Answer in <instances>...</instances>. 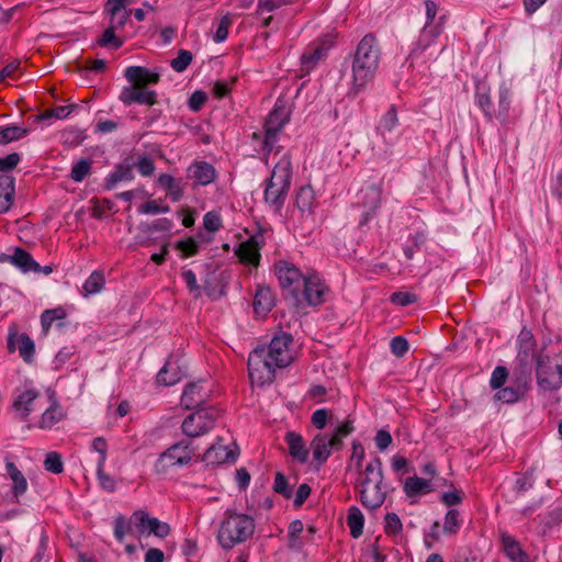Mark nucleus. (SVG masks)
Returning <instances> with one entry per match:
<instances>
[{"label":"nucleus","mask_w":562,"mask_h":562,"mask_svg":"<svg viewBox=\"0 0 562 562\" xmlns=\"http://www.w3.org/2000/svg\"><path fill=\"white\" fill-rule=\"evenodd\" d=\"M65 417L66 413L54 398L50 406L43 413L38 427L42 429H50Z\"/></svg>","instance_id":"c756f323"},{"label":"nucleus","mask_w":562,"mask_h":562,"mask_svg":"<svg viewBox=\"0 0 562 562\" xmlns=\"http://www.w3.org/2000/svg\"><path fill=\"white\" fill-rule=\"evenodd\" d=\"M522 394H524V392L520 386L510 385V386L501 389L495 394V397L503 403L510 404V403L517 402L522 396Z\"/></svg>","instance_id":"49530a36"},{"label":"nucleus","mask_w":562,"mask_h":562,"mask_svg":"<svg viewBox=\"0 0 562 562\" xmlns=\"http://www.w3.org/2000/svg\"><path fill=\"white\" fill-rule=\"evenodd\" d=\"M132 520L140 533L147 531L148 535H155L158 538H166L170 533V526L167 522L149 517L145 510L134 512Z\"/></svg>","instance_id":"4468645a"},{"label":"nucleus","mask_w":562,"mask_h":562,"mask_svg":"<svg viewBox=\"0 0 562 562\" xmlns=\"http://www.w3.org/2000/svg\"><path fill=\"white\" fill-rule=\"evenodd\" d=\"M27 133L29 130L21 126H0V144H8L13 140H19L26 136Z\"/></svg>","instance_id":"ea45409f"},{"label":"nucleus","mask_w":562,"mask_h":562,"mask_svg":"<svg viewBox=\"0 0 562 562\" xmlns=\"http://www.w3.org/2000/svg\"><path fill=\"white\" fill-rule=\"evenodd\" d=\"M284 440L289 448V454L300 463H305L308 459V449H306L303 437L295 431H288Z\"/></svg>","instance_id":"4be33fe9"},{"label":"nucleus","mask_w":562,"mask_h":562,"mask_svg":"<svg viewBox=\"0 0 562 562\" xmlns=\"http://www.w3.org/2000/svg\"><path fill=\"white\" fill-rule=\"evenodd\" d=\"M380 48L373 34L359 42L352 59V80L349 93L357 95L374 78L379 67Z\"/></svg>","instance_id":"f03ea898"},{"label":"nucleus","mask_w":562,"mask_h":562,"mask_svg":"<svg viewBox=\"0 0 562 562\" xmlns=\"http://www.w3.org/2000/svg\"><path fill=\"white\" fill-rule=\"evenodd\" d=\"M294 0H258L257 13L272 12L281 7L290 5Z\"/></svg>","instance_id":"13d9d810"},{"label":"nucleus","mask_w":562,"mask_h":562,"mask_svg":"<svg viewBox=\"0 0 562 562\" xmlns=\"http://www.w3.org/2000/svg\"><path fill=\"white\" fill-rule=\"evenodd\" d=\"M176 249L181 252L182 258H190L199 254L200 246L192 237L179 240L175 245Z\"/></svg>","instance_id":"de8ad7c7"},{"label":"nucleus","mask_w":562,"mask_h":562,"mask_svg":"<svg viewBox=\"0 0 562 562\" xmlns=\"http://www.w3.org/2000/svg\"><path fill=\"white\" fill-rule=\"evenodd\" d=\"M460 529L459 512L450 509L446 514L443 522V532L448 535H456Z\"/></svg>","instance_id":"5fc2aeb1"},{"label":"nucleus","mask_w":562,"mask_h":562,"mask_svg":"<svg viewBox=\"0 0 562 562\" xmlns=\"http://www.w3.org/2000/svg\"><path fill=\"white\" fill-rule=\"evenodd\" d=\"M254 312L257 315H267L274 306V296L269 288H259L254 297Z\"/></svg>","instance_id":"bb28decb"},{"label":"nucleus","mask_w":562,"mask_h":562,"mask_svg":"<svg viewBox=\"0 0 562 562\" xmlns=\"http://www.w3.org/2000/svg\"><path fill=\"white\" fill-rule=\"evenodd\" d=\"M294 359L293 337L282 331L276 335L267 347H257L249 355V378L258 385L270 384L274 381L276 370L289 367Z\"/></svg>","instance_id":"f257e3e1"},{"label":"nucleus","mask_w":562,"mask_h":562,"mask_svg":"<svg viewBox=\"0 0 562 562\" xmlns=\"http://www.w3.org/2000/svg\"><path fill=\"white\" fill-rule=\"evenodd\" d=\"M353 420L346 418L335 427L331 434L317 432L311 440L310 448L313 453L314 461L324 464L333 451H340L344 448V439L355 431Z\"/></svg>","instance_id":"39448f33"},{"label":"nucleus","mask_w":562,"mask_h":562,"mask_svg":"<svg viewBox=\"0 0 562 562\" xmlns=\"http://www.w3.org/2000/svg\"><path fill=\"white\" fill-rule=\"evenodd\" d=\"M274 274L284 296L290 297L297 295V289L306 276L294 263L286 260H279L274 263Z\"/></svg>","instance_id":"9b49d317"},{"label":"nucleus","mask_w":562,"mask_h":562,"mask_svg":"<svg viewBox=\"0 0 562 562\" xmlns=\"http://www.w3.org/2000/svg\"><path fill=\"white\" fill-rule=\"evenodd\" d=\"M38 396L40 393L37 391L26 390L15 397L12 407L15 412L21 414L23 419H25L33 411L32 404Z\"/></svg>","instance_id":"c85d7f7f"},{"label":"nucleus","mask_w":562,"mask_h":562,"mask_svg":"<svg viewBox=\"0 0 562 562\" xmlns=\"http://www.w3.org/2000/svg\"><path fill=\"white\" fill-rule=\"evenodd\" d=\"M235 255L243 265L257 268L261 258L260 247L257 239L255 237H250L240 243L235 249Z\"/></svg>","instance_id":"a211bd4d"},{"label":"nucleus","mask_w":562,"mask_h":562,"mask_svg":"<svg viewBox=\"0 0 562 562\" xmlns=\"http://www.w3.org/2000/svg\"><path fill=\"white\" fill-rule=\"evenodd\" d=\"M517 344L519 357L527 359L535 356L537 342L531 330L522 328L518 335Z\"/></svg>","instance_id":"7c9ffc66"},{"label":"nucleus","mask_w":562,"mask_h":562,"mask_svg":"<svg viewBox=\"0 0 562 562\" xmlns=\"http://www.w3.org/2000/svg\"><path fill=\"white\" fill-rule=\"evenodd\" d=\"M297 295H293L296 305L303 303L310 306H318L325 302V296L329 292V288L321 276L316 272L306 273L304 281L297 289Z\"/></svg>","instance_id":"1a4fd4ad"},{"label":"nucleus","mask_w":562,"mask_h":562,"mask_svg":"<svg viewBox=\"0 0 562 562\" xmlns=\"http://www.w3.org/2000/svg\"><path fill=\"white\" fill-rule=\"evenodd\" d=\"M20 160L21 156L18 153H12L0 158V172L13 170L19 165Z\"/></svg>","instance_id":"774afa93"},{"label":"nucleus","mask_w":562,"mask_h":562,"mask_svg":"<svg viewBox=\"0 0 562 562\" xmlns=\"http://www.w3.org/2000/svg\"><path fill=\"white\" fill-rule=\"evenodd\" d=\"M329 417L330 414L328 409L319 408L313 413L311 422L316 429L323 430L326 427Z\"/></svg>","instance_id":"69168bd1"},{"label":"nucleus","mask_w":562,"mask_h":562,"mask_svg":"<svg viewBox=\"0 0 562 562\" xmlns=\"http://www.w3.org/2000/svg\"><path fill=\"white\" fill-rule=\"evenodd\" d=\"M11 262L22 269L24 272L40 271L41 266L32 258V256L24 249L16 247L12 255Z\"/></svg>","instance_id":"473e14b6"},{"label":"nucleus","mask_w":562,"mask_h":562,"mask_svg":"<svg viewBox=\"0 0 562 562\" xmlns=\"http://www.w3.org/2000/svg\"><path fill=\"white\" fill-rule=\"evenodd\" d=\"M507 376H508V371L505 367H502V366L496 367L494 369L491 380H490L491 387L494 390L501 389L505 384Z\"/></svg>","instance_id":"052dcab7"},{"label":"nucleus","mask_w":562,"mask_h":562,"mask_svg":"<svg viewBox=\"0 0 562 562\" xmlns=\"http://www.w3.org/2000/svg\"><path fill=\"white\" fill-rule=\"evenodd\" d=\"M119 99L126 106L134 103L153 106L158 103L156 91L132 85L122 89Z\"/></svg>","instance_id":"2eb2a0df"},{"label":"nucleus","mask_w":562,"mask_h":562,"mask_svg":"<svg viewBox=\"0 0 562 562\" xmlns=\"http://www.w3.org/2000/svg\"><path fill=\"white\" fill-rule=\"evenodd\" d=\"M194 454L195 452L191 447V442L181 440L164 451L159 456L157 464H161L164 468L188 465L192 461Z\"/></svg>","instance_id":"f8f14e48"},{"label":"nucleus","mask_w":562,"mask_h":562,"mask_svg":"<svg viewBox=\"0 0 562 562\" xmlns=\"http://www.w3.org/2000/svg\"><path fill=\"white\" fill-rule=\"evenodd\" d=\"M97 477L102 490L112 493L116 490L115 480L104 471V467L97 464Z\"/></svg>","instance_id":"6e6d98bb"},{"label":"nucleus","mask_w":562,"mask_h":562,"mask_svg":"<svg viewBox=\"0 0 562 562\" xmlns=\"http://www.w3.org/2000/svg\"><path fill=\"white\" fill-rule=\"evenodd\" d=\"M193 55L187 49H180L178 56L170 61L171 68L177 72L184 71L191 64Z\"/></svg>","instance_id":"603ef678"},{"label":"nucleus","mask_w":562,"mask_h":562,"mask_svg":"<svg viewBox=\"0 0 562 562\" xmlns=\"http://www.w3.org/2000/svg\"><path fill=\"white\" fill-rule=\"evenodd\" d=\"M203 225L207 232H217L222 227L220 215L215 212H207L203 217Z\"/></svg>","instance_id":"338daca9"},{"label":"nucleus","mask_w":562,"mask_h":562,"mask_svg":"<svg viewBox=\"0 0 562 562\" xmlns=\"http://www.w3.org/2000/svg\"><path fill=\"white\" fill-rule=\"evenodd\" d=\"M364 517L361 510L351 506L347 514V526L349 527L350 535L357 539L363 533Z\"/></svg>","instance_id":"c9c22d12"},{"label":"nucleus","mask_w":562,"mask_h":562,"mask_svg":"<svg viewBox=\"0 0 562 562\" xmlns=\"http://www.w3.org/2000/svg\"><path fill=\"white\" fill-rule=\"evenodd\" d=\"M391 352L395 357H403L409 349V345L406 338L396 336L392 338L390 342Z\"/></svg>","instance_id":"680f3d73"},{"label":"nucleus","mask_w":562,"mask_h":562,"mask_svg":"<svg viewBox=\"0 0 562 562\" xmlns=\"http://www.w3.org/2000/svg\"><path fill=\"white\" fill-rule=\"evenodd\" d=\"M5 471L9 479L12 481L11 492L13 496L19 497L27 491V481L24 474L18 469L15 463L8 457L5 458Z\"/></svg>","instance_id":"b1692460"},{"label":"nucleus","mask_w":562,"mask_h":562,"mask_svg":"<svg viewBox=\"0 0 562 562\" xmlns=\"http://www.w3.org/2000/svg\"><path fill=\"white\" fill-rule=\"evenodd\" d=\"M292 180V161L288 154L274 165L270 178L266 180L265 202L276 212H280L285 203Z\"/></svg>","instance_id":"20e7f679"},{"label":"nucleus","mask_w":562,"mask_h":562,"mask_svg":"<svg viewBox=\"0 0 562 562\" xmlns=\"http://www.w3.org/2000/svg\"><path fill=\"white\" fill-rule=\"evenodd\" d=\"M130 19V11H117V12H110V23L109 26L115 30H122L126 22Z\"/></svg>","instance_id":"0e129e2a"},{"label":"nucleus","mask_w":562,"mask_h":562,"mask_svg":"<svg viewBox=\"0 0 562 562\" xmlns=\"http://www.w3.org/2000/svg\"><path fill=\"white\" fill-rule=\"evenodd\" d=\"M398 124L397 112L394 105H391L386 113L381 117L376 127L378 132L384 135L386 132L393 131Z\"/></svg>","instance_id":"37998d69"},{"label":"nucleus","mask_w":562,"mask_h":562,"mask_svg":"<svg viewBox=\"0 0 562 562\" xmlns=\"http://www.w3.org/2000/svg\"><path fill=\"white\" fill-rule=\"evenodd\" d=\"M92 161L90 159H80L71 168L70 178L75 182H81L91 173Z\"/></svg>","instance_id":"a18cd8bd"},{"label":"nucleus","mask_w":562,"mask_h":562,"mask_svg":"<svg viewBox=\"0 0 562 562\" xmlns=\"http://www.w3.org/2000/svg\"><path fill=\"white\" fill-rule=\"evenodd\" d=\"M66 317V311L63 307L45 310L41 315V325L45 334L48 333L53 322L60 321Z\"/></svg>","instance_id":"79ce46f5"},{"label":"nucleus","mask_w":562,"mask_h":562,"mask_svg":"<svg viewBox=\"0 0 562 562\" xmlns=\"http://www.w3.org/2000/svg\"><path fill=\"white\" fill-rule=\"evenodd\" d=\"M105 284L104 276L101 271H93L83 283L85 295L99 293Z\"/></svg>","instance_id":"a19ab883"},{"label":"nucleus","mask_w":562,"mask_h":562,"mask_svg":"<svg viewBox=\"0 0 562 562\" xmlns=\"http://www.w3.org/2000/svg\"><path fill=\"white\" fill-rule=\"evenodd\" d=\"M220 416L221 411L215 406L196 407L183 419L181 430L189 438L201 437L214 428Z\"/></svg>","instance_id":"6e6552de"},{"label":"nucleus","mask_w":562,"mask_h":562,"mask_svg":"<svg viewBox=\"0 0 562 562\" xmlns=\"http://www.w3.org/2000/svg\"><path fill=\"white\" fill-rule=\"evenodd\" d=\"M290 120V110L284 102L277 101L265 123L262 149L270 153L277 142L278 134Z\"/></svg>","instance_id":"9d476101"},{"label":"nucleus","mask_w":562,"mask_h":562,"mask_svg":"<svg viewBox=\"0 0 562 562\" xmlns=\"http://www.w3.org/2000/svg\"><path fill=\"white\" fill-rule=\"evenodd\" d=\"M383 189L381 184H371L362 191V204L371 212H375L382 203Z\"/></svg>","instance_id":"2f4dec72"},{"label":"nucleus","mask_w":562,"mask_h":562,"mask_svg":"<svg viewBox=\"0 0 562 562\" xmlns=\"http://www.w3.org/2000/svg\"><path fill=\"white\" fill-rule=\"evenodd\" d=\"M403 525L395 513H387L385 516L384 532L387 536H394L402 531Z\"/></svg>","instance_id":"4d7b16f0"},{"label":"nucleus","mask_w":562,"mask_h":562,"mask_svg":"<svg viewBox=\"0 0 562 562\" xmlns=\"http://www.w3.org/2000/svg\"><path fill=\"white\" fill-rule=\"evenodd\" d=\"M476 103L488 120H492L495 112L494 106L490 97L488 89L485 86H479L476 88Z\"/></svg>","instance_id":"4c0bfd02"},{"label":"nucleus","mask_w":562,"mask_h":562,"mask_svg":"<svg viewBox=\"0 0 562 562\" xmlns=\"http://www.w3.org/2000/svg\"><path fill=\"white\" fill-rule=\"evenodd\" d=\"M18 350L25 362H32L35 355V345L27 334H20L18 338Z\"/></svg>","instance_id":"58836bf2"},{"label":"nucleus","mask_w":562,"mask_h":562,"mask_svg":"<svg viewBox=\"0 0 562 562\" xmlns=\"http://www.w3.org/2000/svg\"><path fill=\"white\" fill-rule=\"evenodd\" d=\"M181 380L179 367L171 361H167L157 374V382L161 385H175Z\"/></svg>","instance_id":"72a5a7b5"},{"label":"nucleus","mask_w":562,"mask_h":562,"mask_svg":"<svg viewBox=\"0 0 562 562\" xmlns=\"http://www.w3.org/2000/svg\"><path fill=\"white\" fill-rule=\"evenodd\" d=\"M205 401V394L203 387L199 383H189L181 396V404L187 409H193L201 407Z\"/></svg>","instance_id":"393cba45"},{"label":"nucleus","mask_w":562,"mask_h":562,"mask_svg":"<svg viewBox=\"0 0 562 562\" xmlns=\"http://www.w3.org/2000/svg\"><path fill=\"white\" fill-rule=\"evenodd\" d=\"M132 524L134 521L127 520L123 515H119L114 520V536L119 542H123L126 535L132 532Z\"/></svg>","instance_id":"8fccbe9b"},{"label":"nucleus","mask_w":562,"mask_h":562,"mask_svg":"<svg viewBox=\"0 0 562 562\" xmlns=\"http://www.w3.org/2000/svg\"><path fill=\"white\" fill-rule=\"evenodd\" d=\"M14 179L7 175L0 176V214L7 213L14 200Z\"/></svg>","instance_id":"a878e982"},{"label":"nucleus","mask_w":562,"mask_h":562,"mask_svg":"<svg viewBox=\"0 0 562 562\" xmlns=\"http://www.w3.org/2000/svg\"><path fill=\"white\" fill-rule=\"evenodd\" d=\"M314 190L311 186L301 187L296 193V205L302 212L311 213L314 207Z\"/></svg>","instance_id":"e433bc0d"},{"label":"nucleus","mask_w":562,"mask_h":562,"mask_svg":"<svg viewBox=\"0 0 562 562\" xmlns=\"http://www.w3.org/2000/svg\"><path fill=\"white\" fill-rule=\"evenodd\" d=\"M134 167H136L144 177H150L156 169L154 160L147 156H143L134 162Z\"/></svg>","instance_id":"e2e57ef3"},{"label":"nucleus","mask_w":562,"mask_h":562,"mask_svg":"<svg viewBox=\"0 0 562 562\" xmlns=\"http://www.w3.org/2000/svg\"><path fill=\"white\" fill-rule=\"evenodd\" d=\"M188 175L194 180L196 186H207L217 177L214 166L201 160H196L189 166Z\"/></svg>","instance_id":"6ab92c4d"},{"label":"nucleus","mask_w":562,"mask_h":562,"mask_svg":"<svg viewBox=\"0 0 562 562\" xmlns=\"http://www.w3.org/2000/svg\"><path fill=\"white\" fill-rule=\"evenodd\" d=\"M158 184L167 190V196L173 202H179L183 196V184L181 179H176L168 173L158 177Z\"/></svg>","instance_id":"cd10ccee"},{"label":"nucleus","mask_w":562,"mask_h":562,"mask_svg":"<svg viewBox=\"0 0 562 562\" xmlns=\"http://www.w3.org/2000/svg\"><path fill=\"white\" fill-rule=\"evenodd\" d=\"M236 454L233 450L222 442L212 445L203 456V461L207 464H222L227 461H235Z\"/></svg>","instance_id":"5701e85b"},{"label":"nucleus","mask_w":562,"mask_h":562,"mask_svg":"<svg viewBox=\"0 0 562 562\" xmlns=\"http://www.w3.org/2000/svg\"><path fill=\"white\" fill-rule=\"evenodd\" d=\"M537 382L543 391H558L562 386V350L554 357L538 356Z\"/></svg>","instance_id":"0eeeda50"},{"label":"nucleus","mask_w":562,"mask_h":562,"mask_svg":"<svg viewBox=\"0 0 562 562\" xmlns=\"http://www.w3.org/2000/svg\"><path fill=\"white\" fill-rule=\"evenodd\" d=\"M501 542L505 555L512 562H529V557L527 552L522 549L521 544L515 537L506 532H502Z\"/></svg>","instance_id":"aec40b11"},{"label":"nucleus","mask_w":562,"mask_h":562,"mask_svg":"<svg viewBox=\"0 0 562 562\" xmlns=\"http://www.w3.org/2000/svg\"><path fill=\"white\" fill-rule=\"evenodd\" d=\"M334 46V40L328 36H322L312 42L301 56L302 69L311 71L319 60L324 59L330 48Z\"/></svg>","instance_id":"ddd939ff"},{"label":"nucleus","mask_w":562,"mask_h":562,"mask_svg":"<svg viewBox=\"0 0 562 562\" xmlns=\"http://www.w3.org/2000/svg\"><path fill=\"white\" fill-rule=\"evenodd\" d=\"M44 468L48 472L60 474L64 471L61 456L55 451L48 452L44 460Z\"/></svg>","instance_id":"3c124183"},{"label":"nucleus","mask_w":562,"mask_h":562,"mask_svg":"<svg viewBox=\"0 0 562 562\" xmlns=\"http://www.w3.org/2000/svg\"><path fill=\"white\" fill-rule=\"evenodd\" d=\"M134 162L130 161V158L124 159L123 162L119 164L113 172H111L104 181V187L108 190H112L121 181H131L134 179Z\"/></svg>","instance_id":"412c9836"},{"label":"nucleus","mask_w":562,"mask_h":562,"mask_svg":"<svg viewBox=\"0 0 562 562\" xmlns=\"http://www.w3.org/2000/svg\"><path fill=\"white\" fill-rule=\"evenodd\" d=\"M115 31V29L108 26L97 41L98 45L101 47H112L114 49L120 48L123 45V41L116 36Z\"/></svg>","instance_id":"09e8293b"},{"label":"nucleus","mask_w":562,"mask_h":562,"mask_svg":"<svg viewBox=\"0 0 562 562\" xmlns=\"http://www.w3.org/2000/svg\"><path fill=\"white\" fill-rule=\"evenodd\" d=\"M390 301L400 306H407L417 301V295L412 292H394L390 296Z\"/></svg>","instance_id":"bf43d9fd"},{"label":"nucleus","mask_w":562,"mask_h":562,"mask_svg":"<svg viewBox=\"0 0 562 562\" xmlns=\"http://www.w3.org/2000/svg\"><path fill=\"white\" fill-rule=\"evenodd\" d=\"M124 77L132 85L137 88H148L150 85H157L160 81L158 72L150 71L143 66H130L124 71Z\"/></svg>","instance_id":"dca6fc26"},{"label":"nucleus","mask_w":562,"mask_h":562,"mask_svg":"<svg viewBox=\"0 0 562 562\" xmlns=\"http://www.w3.org/2000/svg\"><path fill=\"white\" fill-rule=\"evenodd\" d=\"M382 482V461L376 457L366 465L364 471L359 473L358 485L364 507L375 509L384 503L385 492L381 487Z\"/></svg>","instance_id":"423d86ee"},{"label":"nucleus","mask_w":562,"mask_h":562,"mask_svg":"<svg viewBox=\"0 0 562 562\" xmlns=\"http://www.w3.org/2000/svg\"><path fill=\"white\" fill-rule=\"evenodd\" d=\"M425 241L426 236L423 232H416L415 234L409 235L408 244L403 247L405 257L408 260H412L415 252L420 249Z\"/></svg>","instance_id":"c03bdc74"},{"label":"nucleus","mask_w":562,"mask_h":562,"mask_svg":"<svg viewBox=\"0 0 562 562\" xmlns=\"http://www.w3.org/2000/svg\"><path fill=\"white\" fill-rule=\"evenodd\" d=\"M445 16H440L438 23L425 25L420 32L419 38L411 53L412 58L419 57L442 33V23Z\"/></svg>","instance_id":"f3484780"},{"label":"nucleus","mask_w":562,"mask_h":562,"mask_svg":"<svg viewBox=\"0 0 562 562\" xmlns=\"http://www.w3.org/2000/svg\"><path fill=\"white\" fill-rule=\"evenodd\" d=\"M255 532V520L247 514L226 510L222 519L216 539L224 550L246 542Z\"/></svg>","instance_id":"7ed1b4c3"},{"label":"nucleus","mask_w":562,"mask_h":562,"mask_svg":"<svg viewBox=\"0 0 562 562\" xmlns=\"http://www.w3.org/2000/svg\"><path fill=\"white\" fill-rule=\"evenodd\" d=\"M273 491L286 499L291 498L293 495V490L290 486L288 479L281 472H277L274 476Z\"/></svg>","instance_id":"864d4df0"},{"label":"nucleus","mask_w":562,"mask_h":562,"mask_svg":"<svg viewBox=\"0 0 562 562\" xmlns=\"http://www.w3.org/2000/svg\"><path fill=\"white\" fill-rule=\"evenodd\" d=\"M430 491V482L416 475L407 477L404 484V492L408 497L427 494Z\"/></svg>","instance_id":"f704fd0d"}]
</instances>
